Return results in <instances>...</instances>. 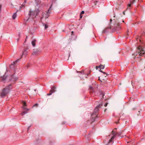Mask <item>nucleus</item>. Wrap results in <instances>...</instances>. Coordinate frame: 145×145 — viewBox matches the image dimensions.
<instances>
[{
    "instance_id": "1",
    "label": "nucleus",
    "mask_w": 145,
    "mask_h": 145,
    "mask_svg": "<svg viewBox=\"0 0 145 145\" xmlns=\"http://www.w3.org/2000/svg\"><path fill=\"white\" fill-rule=\"evenodd\" d=\"M12 89L11 84H10L6 86L2 90V92L1 93V97L4 98L7 94Z\"/></svg>"
},
{
    "instance_id": "2",
    "label": "nucleus",
    "mask_w": 145,
    "mask_h": 145,
    "mask_svg": "<svg viewBox=\"0 0 145 145\" xmlns=\"http://www.w3.org/2000/svg\"><path fill=\"white\" fill-rule=\"evenodd\" d=\"M39 12V11L38 9H36L34 11H29L28 14L29 18L27 20H28L30 19H33L35 18Z\"/></svg>"
},
{
    "instance_id": "3",
    "label": "nucleus",
    "mask_w": 145,
    "mask_h": 145,
    "mask_svg": "<svg viewBox=\"0 0 145 145\" xmlns=\"http://www.w3.org/2000/svg\"><path fill=\"white\" fill-rule=\"evenodd\" d=\"M117 130L116 128H115L114 129V130L112 131V134L113 135L111 137V139L109 140L108 144L106 145H111L112 144H110V142H112L114 138L116 137V135H117V133H115V131H116Z\"/></svg>"
},
{
    "instance_id": "4",
    "label": "nucleus",
    "mask_w": 145,
    "mask_h": 145,
    "mask_svg": "<svg viewBox=\"0 0 145 145\" xmlns=\"http://www.w3.org/2000/svg\"><path fill=\"white\" fill-rule=\"evenodd\" d=\"M15 74V72L11 75V78L9 79V81L12 83L17 81L19 78L18 76H14Z\"/></svg>"
},
{
    "instance_id": "5",
    "label": "nucleus",
    "mask_w": 145,
    "mask_h": 145,
    "mask_svg": "<svg viewBox=\"0 0 145 145\" xmlns=\"http://www.w3.org/2000/svg\"><path fill=\"white\" fill-rule=\"evenodd\" d=\"M114 20L115 22V23L114 24V30H120L121 29V27L120 26V23L117 22L115 19H114Z\"/></svg>"
},
{
    "instance_id": "6",
    "label": "nucleus",
    "mask_w": 145,
    "mask_h": 145,
    "mask_svg": "<svg viewBox=\"0 0 145 145\" xmlns=\"http://www.w3.org/2000/svg\"><path fill=\"white\" fill-rule=\"evenodd\" d=\"M102 106V104H100L99 105H97L95 108L93 113L91 115V116H93L94 115H96L97 112H98L99 108L101 107V106Z\"/></svg>"
},
{
    "instance_id": "7",
    "label": "nucleus",
    "mask_w": 145,
    "mask_h": 145,
    "mask_svg": "<svg viewBox=\"0 0 145 145\" xmlns=\"http://www.w3.org/2000/svg\"><path fill=\"white\" fill-rule=\"evenodd\" d=\"M56 0H53V1L52 2V3L50 5V8H49V9L48 10L47 12V16H49V15L50 14V12H49L50 11H51L52 10V5L54 3V2Z\"/></svg>"
},
{
    "instance_id": "8",
    "label": "nucleus",
    "mask_w": 145,
    "mask_h": 145,
    "mask_svg": "<svg viewBox=\"0 0 145 145\" xmlns=\"http://www.w3.org/2000/svg\"><path fill=\"white\" fill-rule=\"evenodd\" d=\"M56 88L54 86H53L51 88V89L50 90V93L47 94V95L48 96L50 95H51L52 93L55 91V89Z\"/></svg>"
},
{
    "instance_id": "9",
    "label": "nucleus",
    "mask_w": 145,
    "mask_h": 145,
    "mask_svg": "<svg viewBox=\"0 0 145 145\" xmlns=\"http://www.w3.org/2000/svg\"><path fill=\"white\" fill-rule=\"evenodd\" d=\"M89 89L90 90V94H93L94 95H95L96 94V92L94 91L93 88L90 86L89 87Z\"/></svg>"
},
{
    "instance_id": "10",
    "label": "nucleus",
    "mask_w": 145,
    "mask_h": 145,
    "mask_svg": "<svg viewBox=\"0 0 145 145\" xmlns=\"http://www.w3.org/2000/svg\"><path fill=\"white\" fill-rule=\"evenodd\" d=\"M111 27H108L106 28L102 32L103 33H106L110 32L111 31Z\"/></svg>"
},
{
    "instance_id": "11",
    "label": "nucleus",
    "mask_w": 145,
    "mask_h": 145,
    "mask_svg": "<svg viewBox=\"0 0 145 145\" xmlns=\"http://www.w3.org/2000/svg\"><path fill=\"white\" fill-rule=\"evenodd\" d=\"M40 53L39 50H38V49H34L33 50V52L32 53L33 55H36L39 54Z\"/></svg>"
},
{
    "instance_id": "12",
    "label": "nucleus",
    "mask_w": 145,
    "mask_h": 145,
    "mask_svg": "<svg viewBox=\"0 0 145 145\" xmlns=\"http://www.w3.org/2000/svg\"><path fill=\"white\" fill-rule=\"evenodd\" d=\"M135 0H133L130 1V3H128L127 5L129 9H130V7L132 4H133L135 2Z\"/></svg>"
},
{
    "instance_id": "13",
    "label": "nucleus",
    "mask_w": 145,
    "mask_h": 145,
    "mask_svg": "<svg viewBox=\"0 0 145 145\" xmlns=\"http://www.w3.org/2000/svg\"><path fill=\"white\" fill-rule=\"evenodd\" d=\"M8 71L7 68L6 69V72L5 73V75L1 77V80L2 81H4L7 78V76H5V75L6 74V72Z\"/></svg>"
},
{
    "instance_id": "14",
    "label": "nucleus",
    "mask_w": 145,
    "mask_h": 145,
    "mask_svg": "<svg viewBox=\"0 0 145 145\" xmlns=\"http://www.w3.org/2000/svg\"><path fill=\"white\" fill-rule=\"evenodd\" d=\"M20 59H18V60H16L15 61L13 62V63L10 65V68H11V66H14V65L16 64L19 61Z\"/></svg>"
},
{
    "instance_id": "15",
    "label": "nucleus",
    "mask_w": 145,
    "mask_h": 145,
    "mask_svg": "<svg viewBox=\"0 0 145 145\" xmlns=\"http://www.w3.org/2000/svg\"><path fill=\"white\" fill-rule=\"evenodd\" d=\"M99 93L100 94V96L101 97H102V98L103 97L105 96V93L102 91L100 90L99 91Z\"/></svg>"
},
{
    "instance_id": "16",
    "label": "nucleus",
    "mask_w": 145,
    "mask_h": 145,
    "mask_svg": "<svg viewBox=\"0 0 145 145\" xmlns=\"http://www.w3.org/2000/svg\"><path fill=\"white\" fill-rule=\"evenodd\" d=\"M104 66L103 65H101L99 66H97L96 67V69L97 70L98 69H100V70H101V69H104Z\"/></svg>"
},
{
    "instance_id": "17",
    "label": "nucleus",
    "mask_w": 145,
    "mask_h": 145,
    "mask_svg": "<svg viewBox=\"0 0 145 145\" xmlns=\"http://www.w3.org/2000/svg\"><path fill=\"white\" fill-rule=\"evenodd\" d=\"M24 105L23 106V108L24 110H28V109H27L26 108V103L25 102H24Z\"/></svg>"
},
{
    "instance_id": "18",
    "label": "nucleus",
    "mask_w": 145,
    "mask_h": 145,
    "mask_svg": "<svg viewBox=\"0 0 145 145\" xmlns=\"http://www.w3.org/2000/svg\"><path fill=\"white\" fill-rule=\"evenodd\" d=\"M27 51H24L22 55V57L23 56L25 57L27 55Z\"/></svg>"
},
{
    "instance_id": "19",
    "label": "nucleus",
    "mask_w": 145,
    "mask_h": 145,
    "mask_svg": "<svg viewBox=\"0 0 145 145\" xmlns=\"http://www.w3.org/2000/svg\"><path fill=\"white\" fill-rule=\"evenodd\" d=\"M36 40H32L31 42V44L33 46H35V42Z\"/></svg>"
},
{
    "instance_id": "20",
    "label": "nucleus",
    "mask_w": 145,
    "mask_h": 145,
    "mask_svg": "<svg viewBox=\"0 0 145 145\" xmlns=\"http://www.w3.org/2000/svg\"><path fill=\"white\" fill-rule=\"evenodd\" d=\"M16 13H14L13 14V15L12 16V18L13 19H14L16 18Z\"/></svg>"
},
{
    "instance_id": "21",
    "label": "nucleus",
    "mask_w": 145,
    "mask_h": 145,
    "mask_svg": "<svg viewBox=\"0 0 145 145\" xmlns=\"http://www.w3.org/2000/svg\"><path fill=\"white\" fill-rule=\"evenodd\" d=\"M97 117L98 116H97V115L95 116V118L92 117V121H94L96 119Z\"/></svg>"
},
{
    "instance_id": "22",
    "label": "nucleus",
    "mask_w": 145,
    "mask_h": 145,
    "mask_svg": "<svg viewBox=\"0 0 145 145\" xmlns=\"http://www.w3.org/2000/svg\"><path fill=\"white\" fill-rule=\"evenodd\" d=\"M99 71L101 72H102L104 74H106V76H105L106 77V76H107V74H106V73L105 72H103V71L99 69Z\"/></svg>"
},
{
    "instance_id": "23",
    "label": "nucleus",
    "mask_w": 145,
    "mask_h": 145,
    "mask_svg": "<svg viewBox=\"0 0 145 145\" xmlns=\"http://www.w3.org/2000/svg\"><path fill=\"white\" fill-rule=\"evenodd\" d=\"M25 7V5L24 4H22L20 6V8H24Z\"/></svg>"
},
{
    "instance_id": "24",
    "label": "nucleus",
    "mask_w": 145,
    "mask_h": 145,
    "mask_svg": "<svg viewBox=\"0 0 145 145\" xmlns=\"http://www.w3.org/2000/svg\"><path fill=\"white\" fill-rule=\"evenodd\" d=\"M30 66V65L29 64H28L27 66H26L25 67V69H27Z\"/></svg>"
},
{
    "instance_id": "25",
    "label": "nucleus",
    "mask_w": 145,
    "mask_h": 145,
    "mask_svg": "<svg viewBox=\"0 0 145 145\" xmlns=\"http://www.w3.org/2000/svg\"><path fill=\"white\" fill-rule=\"evenodd\" d=\"M27 113V112L26 111H23L22 113V115H24V114H26Z\"/></svg>"
},
{
    "instance_id": "26",
    "label": "nucleus",
    "mask_w": 145,
    "mask_h": 145,
    "mask_svg": "<svg viewBox=\"0 0 145 145\" xmlns=\"http://www.w3.org/2000/svg\"><path fill=\"white\" fill-rule=\"evenodd\" d=\"M48 27V25L47 24H45L44 25V29H46Z\"/></svg>"
},
{
    "instance_id": "27",
    "label": "nucleus",
    "mask_w": 145,
    "mask_h": 145,
    "mask_svg": "<svg viewBox=\"0 0 145 145\" xmlns=\"http://www.w3.org/2000/svg\"><path fill=\"white\" fill-rule=\"evenodd\" d=\"M38 104L36 103L34 105H33V107L37 106H38Z\"/></svg>"
},
{
    "instance_id": "28",
    "label": "nucleus",
    "mask_w": 145,
    "mask_h": 145,
    "mask_svg": "<svg viewBox=\"0 0 145 145\" xmlns=\"http://www.w3.org/2000/svg\"><path fill=\"white\" fill-rule=\"evenodd\" d=\"M84 11H82L81 12L80 14H84ZM80 15H81V14H80Z\"/></svg>"
},
{
    "instance_id": "29",
    "label": "nucleus",
    "mask_w": 145,
    "mask_h": 145,
    "mask_svg": "<svg viewBox=\"0 0 145 145\" xmlns=\"http://www.w3.org/2000/svg\"><path fill=\"white\" fill-rule=\"evenodd\" d=\"M28 50V48H25L24 49V51H27V52H28L27 51Z\"/></svg>"
},
{
    "instance_id": "30",
    "label": "nucleus",
    "mask_w": 145,
    "mask_h": 145,
    "mask_svg": "<svg viewBox=\"0 0 145 145\" xmlns=\"http://www.w3.org/2000/svg\"><path fill=\"white\" fill-rule=\"evenodd\" d=\"M142 35L143 36L145 35V32H144V33H142Z\"/></svg>"
},
{
    "instance_id": "31",
    "label": "nucleus",
    "mask_w": 145,
    "mask_h": 145,
    "mask_svg": "<svg viewBox=\"0 0 145 145\" xmlns=\"http://www.w3.org/2000/svg\"><path fill=\"white\" fill-rule=\"evenodd\" d=\"M1 10V5H0V12Z\"/></svg>"
},
{
    "instance_id": "32",
    "label": "nucleus",
    "mask_w": 145,
    "mask_h": 145,
    "mask_svg": "<svg viewBox=\"0 0 145 145\" xmlns=\"http://www.w3.org/2000/svg\"><path fill=\"white\" fill-rule=\"evenodd\" d=\"M107 104H108V103H106L105 104V105H104V106H105V107L106 106H107Z\"/></svg>"
},
{
    "instance_id": "33",
    "label": "nucleus",
    "mask_w": 145,
    "mask_h": 145,
    "mask_svg": "<svg viewBox=\"0 0 145 145\" xmlns=\"http://www.w3.org/2000/svg\"><path fill=\"white\" fill-rule=\"evenodd\" d=\"M79 72V73H81L82 74H84V72H80V71H78L77 72Z\"/></svg>"
},
{
    "instance_id": "34",
    "label": "nucleus",
    "mask_w": 145,
    "mask_h": 145,
    "mask_svg": "<svg viewBox=\"0 0 145 145\" xmlns=\"http://www.w3.org/2000/svg\"><path fill=\"white\" fill-rule=\"evenodd\" d=\"M74 32L73 31H72L71 32V35H73V34H74Z\"/></svg>"
},
{
    "instance_id": "35",
    "label": "nucleus",
    "mask_w": 145,
    "mask_h": 145,
    "mask_svg": "<svg viewBox=\"0 0 145 145\" xmlns=\"http://www.w3.org/2000/svg\"><path fill=\"white\" fill-rule=\"evenodd\" d=\"M30 127H31V126H30L28 127V129H27V131H28L29 129V128H30Z\"/></svg>"
},
{
    "instance_id": "36",
    "label": "nucleus",
    "mask_w": 145,
    "mask_h": 145,
    "mask_svg": "<svg viewBox=\"0 0 145 145\" xmlns=\"http://www.w3.org/2000/svg\"><path fill=\"white\" fill-rule=\"evenodd\" d=\"M121 134V133H119V134L118 135V136H119Z\"/></svg>"
},
{
    "instance_id": "37",
    "label": "nucleus",
    "mask_w": 145,
    "mask_h": 145,
    "mask_svg": "<svg viewBox=\"0 0 145 145\" xmlns=\"http://www.w3.org/2000/svg\"><path fill=\"white\" fill-rule=\"evenodd\" d=\"M95 2H96V3H97L98 2V1L96 0V1Z\"/></svg>"
},
{
    "instance_id": "38",
    "label": "nucleus",
    "mask_w": 145,
    "mask_h": 145,
    "mask_svg": "<svg viewBox=\"0 0 145 145\" xmlns=\"http://www.w3.org/2000/svg\"><path fill=\"white\" fill-rule=\"evenodd\" d=\"M139 36H138V38H139V39H140V35H139Z\"/></svg>"
},
{
    "instance_id": "39",
    "label": "nucleus",
    "mask_w": 145,
    "mask_h": 145,
    "mask_svg": "<svg viewBox=\"0 0 145 145\" xmlns=\"http://www.w3.org/2000/svg\"><path fill=\"white\" fill-rule=\"evenodd\" d=\"M26 2V0H25L24 1V3H25Z\"/></svg>"
},
{
    "instance_id": "40",
    "label": "nucleus",
    "mask_w": 145,
    "mask_h": 145,
    "mask_svg": "<svg viewBox=\"0 0 145 145\" xmlns=\"http://www.w3.org/2000/svg\"><path fill=\"white\" fill-rule=\"evenodd\" d=\"M70 56V52L69 53V57Z\"/></svg>"
},
{
    "instance_id": "41",
    "label": "nucleus",
    "mask_w": 145,
    "mask_h": 145,
    "mask_svg": "<svg viewBox=\"0 0 145 145\" xmlns=\"http://www.w3.org/2000/svg\"><path fill=\"white\" fill-rule=\"evenodd\" d=\"M82 16H81V15L80 16V18H82Z\"/></svg>"
},
{
    "instance_id": "42",
    "label": "nucleus",
    "mask_w": 145,
    "mask_h": 145,
    "mask_svg": "<svg viewBox=\"0 0 145 145\" xmlns=\"http://www.w3.org/2000/svg\"><path fill=\"white\" fill-rule=\"evenodd\" d=\"M112 21V20L111 19L110 20V22H111V21Z\"/></svg>"
},
{
    "instance_id": "43",
    "label": "nucleus",
    "mask_w": 145,
    "mask_h": 145,
    "mask_svg": "<svg viewBox=\"0 0 145 145\" xmlns=\"http://www.w3.org/2000/svg\"><path fill=\"white\" fill-rule=\"evenodd\" d=\"M36 89H35V90H34V91H36Z\"/></svg>"
},
{
    "instance_id": "44",
    "label": "nucleus",
    "mask_w": 145,
    "mask_h": 145,
    "mask_svg": "<svg viewBox=\"0 0 145 145\" xmlns=\"http://www.w3.org/2000/svg\"><path fill=\"white\" fill-rule=\"evenodd\" d=\"M138 112H139V113H140V111H138Z\"/></svg>"
},
{
    "instance_id": "45",
    "label": "nucleus",
    "mask_w": 145,
    "mask_h": 145,
    "mask_svg": "<svg viewBox=\"0 0 145 145\" xmlns=\"http://www.w3.org/2000/svg\"><path fill=\"white\" fill-rule=\"evenodd\" d=\"M115 16H114V18H115Z\"/></svg>"
},
{
    "instance_id": "46",
    "label": "nucleus",
    "mask_w": 145,
    "mask_h": 145,
    "mask_svg": "<svg viewBox=\"0 0 145 145\" xmlns=\"http://www.w3.org/2000/svg\"><path fill=\"white\" fill-rule=\"evenodd\" d=\"M65 123H64V122H63V124H64Z\"/></svg>"
},
{
    "instance_id": "47",
    "label": "nucleus",
    "mask_w": 145,
    "mask_h": 145,
    "mask_svg": "<svg viewBox=\"0 0 145 145\" xmlns=\"http://www.w3.org/2000/svg\"><path fill=\"white\" fill-rule=\"evenodd\" d=\"M27 39V36H26V39Z\"/></svg>"
},
{
    "instance_id": "48",
    "label": "nucleus",
    "mask_w": 145,
    "mask_h": 145,
    "mask_svg": "<svg viewBox=\"0 0 145 145\" xmlns=\"http://www.w3.org/2000/svg\"><path fill=\"white\" fill-rule=\"evenodd\" d=\"M123 22H124V21L123 20Z\"/></svg>"
},
{
    "instance_id": "49",
    "label": "nucleus",
    "mask_w": 145,
    "mask_h": 145,
    "mask_svg": "<svg viewBox=\"0 0 145 145\" xmlns=\"http://www.w3.org/2000/svg\"><path fill=\"white\" fill-rule=\"evenodd\" d=\"M127 142V143H128V142Z\"/></svg>"
},
{
    "instance_id": "50",
    "label": "nucleus",
    "mask_w": 145,
    "mask_h": 145,
    "mask_svg": "<svg viewBox=\"0 0 145 145\" xmlns=\"http://www.w3.org/2000/svg\"><path fill=\"white\" fill-rule=\"evenodd\" d=\"M134 57V58H135V57Z\"/></svg>"
}]
</instances>
